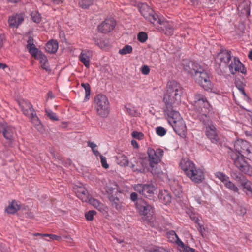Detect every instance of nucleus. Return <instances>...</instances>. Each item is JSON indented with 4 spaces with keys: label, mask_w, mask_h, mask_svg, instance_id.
Returning <instances> with one entry per match:
<instances>
[{
    "label": "nucleus",
    "mask_w": 252,
    "mask_h": 252,
    "mask_svg": "<svg viewBox=\"0 0 252 252\" xmlns=\"http://www.w3.org/2000/svg\"><path fill=\"white\" fill-rule=\"evenodd\" d=\"M235 151H232L229 155L233 160L235 166L241 172L250 175L252 172V168L245 160L246 158H251V146L248 142L245 140H237L234 144Z\"/></svg>",
    "instance_id": "1"
},
{
    "label": "nucleus",
    "mask_w": 252,
    "mask_h": 252,
    "mask_svg": "<svg viewBox=\"0 0 252 252\" xmlns=\"http://www.w3.org/2000/svg\"><path fill=\"white\" fill-rule=\"evenodd\" d=\"M183 65L184 70L191 75L195 81L205 90H212L213 85L210 80L209 75L202 66L192 61H186Z\"/></svg>",
    "instance_id": "2"
},
{
    "label": "nucleus",
    "mask_w": 252,
    "mask_h": 252,
    "mask_svg": "<svg viewBox=\"0 0 252 252\" xmlns=\"http://www.w3.org/2000/svg\"><path fill=\"white\" fill-rule=\"evenodd\" d=\"M182 93L183 88L177 82L172 80L167 83L166 93L163 97L164 113L175 110L174 107L181 102Z\"/></svg>",
    "instance_id": "3"
},
{
    "label": "nucleus",
    "mask_w": 252,
    "mask_h": 252,
    "mask_svg": "<svg viewBox=\"0 0 252 252\" xmlns=\"http://www.w3.org/2000/svg\"><path fill=\"white\" fill-rule=\"evenodd\" d=\"M181 169L192 181L199 183L204 179V172L188 158L182 159L180 163Z\"/></svg>",
    "instance_id": "4"
},
{
    "label": "nucleus",
    "mask_w": 252,
    "mask_h": 252,
    "mask_svg": "<svg viewBox=\"0 0 252 252\" xmlns=\"http://www.w3.org/2000/svg\"><path fill=\"white\" fill-rule=\"evenodd\" d=\"M168 117L169 123L175 132L181 137H184L186 134V126L185 123L178 111L175 110L169 111L168 113H164Z\"/></svg>",
    "instance_id": "5"
},
{
    "label": "nucleus",
    "mask_w": 252,
    "mask_h": 252,
    "mask_svg": "<svg viewBox=\"0 0 252 252\" xmlns=\"http://www.w3.org/2000/svg\"><path fill=\"white\" fill-rule=\"evenodd\" d=\"M199 118L202 123L203 128L207 137L212 143H217L220 140L218 131L209 116L207 114H202L199 116Z\"/></svg>",
    "instance_id": "6"
},
{
    "label": "nucleus",
    "mask_w": 252,
    "mask_h": 252,
    "mask_svg": "<svg viewBox=\"0 0 252 252\" xmlns=\"http://www.w3.org/2000/svg\"><path fill=\"white\" fill-rule=\"evenodd\" d=\"M94 103L97 114L103 118L107 117L109 113V102L107 96L98 94L95 97Z\"/></svg>",
    "instance_id": "7"
},
{
    "label": "nucleus",
    "mask_w": 252,
    "mask_h": 252,
    "mask_svg": "<svg viewBox=\"0 0 252 252\" xmlns=\"http://www.w3.org/2000/svg\"><path fill=\"white\" fill-rule=\"evenodd\" d=\"M136 208L140 214L144 216L143 219L148 222L152 220L153 207L145 200L140 199L137 201Z\"/></svg>",
    "instance_id": "8"
},
{
    "label": "nucleus",
    "mask_w": 252,
    "mask_h": 252,
    "mask_svg": "<svg viewBox=\"0 0 252 252\" xmlns=\"http://www.w3.org/2000/svg\"><path fill=\"white\" fill-rule=\"evenodd\" d=\"M32 57L39 61L40 66L43 69L48 72H50L51 69L49 64L48 61L45 55L40 50L35 47L32 43Z\"/></svg>",
    "instance_id": "9"
},
{
    "label": "nucleus",
    "mask_w": 252,
    "mask_h": 252,
    "mask_svg": "<svg viewBox=\"0 0 252 252\" xmlns=\"http://www.w3.org/2000/svg\"><path fill=\"white\" fill-rule=\"evenodd\" d=\"M134 190L140 194L148 198L149 199H152L154 196V191L156 189L155 187L152 184H139L134 187Z\"/></svg>",
    "instance_id": "10"
},
{
    "label": "nucleus",
    "mask_w": 252,
    "mask_h": 252,
    "mask_svg": "<svg viewBox=\"0 0 252 252\" xmlns=\"http://www.w3.org/2000/svg\"><path fill=\"white\" fill-rule=\"evenodd\" d=\"M195 106L198 107L200 115L206 114L210 111V105L206 97L201 94H196L194 96Z\"/></svg>",
    "instance_id": "11"
},
{
    "label": "nucleus",
    "mask_w": 252,
    "mask_h": 252,
    "mask_svg": "<svg viewBox=\"0 0 252 252\" xmlns=\"http://www.w3.org/2000/svg\"><path fill=\"white\" fill-rule=\"evenodd\" d=\"M0 132L2 133L4 137L10 143L14 140L16 134L15 128L7 123L0 125Z\"/></svg>",
    "instance_id": "12"
},
{
    "label": "nucleus",
    "mask_w": 252,
    "mask_h": 252,
    "mask_svg": "<svg viewBox=\"0 0 252 252\" xmlns=\"http://www.w3.org/2000/svg\"><path fill=\"white\" fill-rule=\"evenodd\" d=\"M116 25L115 20L110 18L106 19L101 24L98 26V31L103 33H107L113 30Z\"/></svg>",
    "instance_id": "13"
},
{
    "label": "nucleus",
    "mask_w": 252,
    "mask_h": 252,
    "mask_svg": "<svg viewBox=\"0 0 252 252\" xmlns=\"http://www.w3.org/2000/svg\"><path fill=\"white\" fill-rule=\"evenodd\" d=\"M229 69L232 74L237 71L243 74H246L247 70L244 65L240 62L238 58L234 57L231 63L229 65Z\"/></svg>",
    "instance_id": "14"
},
{
    "label": "nucleus",
    "mask_w": 252,
    "mask_h": 252,
    "mask_svg": "<svg viewBox=\"0 0 252 252\" xmlns=\"http://www.w3.org/2000/svg\"><path fill=\"white\" fill-rule=\"evenodd\" d=\"M147 160L146 159L138 158L134 163L131 162L129 167L134 172L143 173L147 167Z\"/></svg>",
    "instance_id": "15"
},
{
    "label": "nucleus",
    "mask_w": 252,
    "mask_h": 252,
    "mask_svg": "<svg viewBox=\"0 0 252 252\" xmlns=\"http://www.w3.org/2000/svg\"><path fill=\"white\" fill-rule=\"evenodd\" d=\"M24 21V17L21 14H16L9 17L8 22L9 26L13 28H17Z\"/></svg>",
    "instance_id": "16"
},
{
    "label": "nucleus",
    "mask_w": 252,
    "mask_h": 252,
    "mask_svg": "<svg viewBox=\"0 0 252 252\" xmlns=\"http://www.w3.org/2000/svg\"><path fill=\"white\" fill-rule=\"evenodd\" d=\"M74 192L76 194L77 196L81 199L83 202H88L91 196L89 195L87 190L81 187L75 188Z\"/></svg>",
    "instance_id": "17"
},
{
    "label": "nucleus",
    "mask_w": 252,
    "mask_h": 252,
    "mask_svg": "<svg viewBox=\"0 0 252 252\" xmlns=\"http://www.w3.org/2000/svg\"><path fill=\"white\" fill-rule=\"evenodd\" d=\"M147 154L149 157V165L151 167H154V164H157L160 161V159L158 158L154 149L149 148L147 150Z\"/></svg>",
    "instance_id": "18"
},
{
    "label": "nucleus",
    "mask_w": 252,
    "mask_h": 252,
    "mask_svg": "<svg viewBox=\"0 0 252 252\" xmlns=\"http://www.w3.org/2000/svg\"><path fill=\"white\" fill-rule=\"evenodd\" d=\"M19 106L23 113L30 119L32 117V105L30 102L23 100L19 102Z\"/></svg>",
    "instance_id": "19"
},
{
    "label": "nucleus",
    "mask_w": 252,
    "mask_h": 252,
    "mask_svg": "<svg viewBox=\"0 0 252 252\" xmlns=\"http://www.w3.org/2000/svg\"><path fill=\"white\" fill-rule=\"evenodd\" d=\"M231 52L226 50H221L218 55V58L220 61V63H223L225 65H227L231 59Z\"/></svg>",
    "instance_id": "20"
},
{
    "label": "nucleus",
    "mask_w": 252,
    "mask_h": 252,
    "mask_svg": "<svg viewBox=\"0 0 252 252\" xmlns=\"http://www.w3.org/2000/svg\"><path fill=\"white\" fill-rule=\"evenodd\" d=\"M158 198L161 202L165 204H169L171 201V195L167 190H161L159 194Z\"/></svg>",
    "instance_id": "21"
},
{
    "label": "nucleus",
    "mask_w": 252,
    "mask_h": 252,
    "mask_svg": "<svg viewBox=\"0 0 252 252\" xmlns=\"http://www.w3.org/2000/svg\"><path fill=\"white\" fill-rule=\"evenodd\" d=\"M230 176L232 179L240 185L247 179L245 176L237 170H232L230 172Z\"/></svg>",
    "instance_id": "22"
},
{
    "label": "nucleus",
    "mask_w": 252,
    "mask_h": 252,
    "mask_svg": "<svg viewBox=\"0 0 252 252\" xmlns=\"http://www.w3.org/2000/svg\"><path fill=\"white\" fill-rule=\"evenodd\" d=\"M139 11L142 16L147 19L152 15L154 11L147 4L143 3L139 7Z\"/></svg>",
    "instance_id": "23"
},
{
    "label": "nucleus",
    "mask_w": 252,
    "mask_h": 252,
    "mask_svg": "<svg viewBox=\"0 0 252 252\" xmlns=\"http://www.w3.org/2000/svg\"><path fill=\"white\" fill-rule=\"evenodd\" d=\"M58 49V42L56 40H51L48 41L45 47L46 52L49 53H55Z\"/></svg>",
    "instance_id": "24"
},
{
    "label": "nucleus",
    "mask_w": 252,
    "mask_h": 252,
    "mask_svg": "<svg viewBox=\"0 0 252 252\" xmlns=\"http://www.w3.org/2000/svg\"><path fill=\"white\" fill-rule=\"evenodd\" d=\"M20 209V202L15 200H13L5 208V211L9 214H14Z\"/></svg>",
    "instance_id": "25"
},
{
    "label": "nucleus",
    "mask_w": 252,
    "mask_h": 252,
    "mask_svg": "<svg viewBox=\"0 0 252 252\" xmlns=\"http://www.w3.org/2000/svg\"><path fill=\"white\" fill-rule=\"evenodd\" d=\"M111 205L117 210L121 209L123 207V202L121 201L117 195H110L108 196Z\"/></svg>",
    "instance_id": "26"
},
{
    "label": "nucleus",
    "mask_w": 252,
    "mask_h": 252,
    "mask_svg": "<svg viewBox=\"0 0 252 252\" xmlns=\"http://www.w3.org/2000/svg\"><path fill=\"white\" fill-rule=\"evenodd\" d=\"M106 191L108 194V196L116 195L119 192L117 185L115 183L108 184L106 187Z\"/></svg>",
    "instance_id": "27"
},
{
    "label": "nucleus",
    "mask_w": 252,
    "mask_h": 252,
    "mask_svg": "<svg viewBox=\"0 0 252 252\" xmlns=\"http://www.w3.org/2000/svg\"><path fill=\"white\" fill-rule=\"evenodd\" d=\"M160 25H163V30L164 31L165 34L171 35L173 34L174 29L172 23L162 21Z\"/></svg>",
    "instance_id": "28"
},
{
    "label": "nucleus",
    "mask_w": 252,
    "mask_h": 252,
    "mask_svg": "<svg viewBox=\"0 0 252 252\" xmlns=\"http://www.w3.org/2000/svg\"><path fill=\"white\" fill-rule=\"evenodd\" d=\"M117 163L122 166H127L129 165V161L127 157L121 154H119L116 156Z\"/></svg>",
    "instance_id": "29"
},
{
    "label": "nucleus",
    "mask_w": 252,
    "mask_h": 252,
    "mask_svg": "<svg viewBox=\"0 0 252 252\" xmlns=\"http://www.w3.org/2000/svg\"><path fill=\"white\" fill-rule=\"evenodd\" d=\"M243 187V189L245 191L247 195L252 196V183L247 179L241 185Z\"/></svg>",
    "instance_id": "30"
},
{
    "label": "nucleus",
    "mask_w": 252,
    "mask_h": 252,
    "mask_svg": "<svg viewBox=\"0 0 252 252\" xmlns=\"http://www.w3.org/2000/svg\"><path fill=\"white\" fill-rule=\"evenodd\" d=\"M32 124L38 131L43 133L44 131V128L41 122L39 120L36 116H34L32 113Z\"/></svg>",
    "instance_id": "31"
},
{
    "label": "nucleus",
    "mask_w": 252,
    "mask_h": 252,
    "mask_svg": "<svg viewBox=\"0 0 252 252\" xmlns=\"http://www.w3.org/2000/svg\"><path fill=\"white\" fill-rule=\"evenodd\" d=\"M90 204L94 206L95 208L97 209L100 212L104 210V205L102 203L100 202L97 200L90 197V198L88 202Z\"/></svg>",
    "instance_id": "32"
},
{
    "label": "nucleus",
    "mask_w": 252,
    "mask_h": 252,
    "mask_svg": "<svg viewBox=\"0 0 252 252\" xmlns=\"http://www.w3.org/2000/svg\"><path fill=\"white\" fill-rule=\"evenodd\" d=\"M79 58L84 65L86 67L89 68L90 66V57L86 53L82 52Z\"/></svg>",
    "instance_id": "33"
},
{
    "label": "nucleus",
    "mask_w": 252,
    "mask_h": 252,
    "mask_svg": "<svg viewBox=\"0 0 252 252\" xmlns=\"http://www.w3.org/2000/svg\"><path fill=\"white\" fill-rule=\"evenodd\" d=\"M225 186L234 192H238L239 189L236 185L230 181L229 178L224 184Z\"/></svg>",
    "instance_id": "34"
},
{
    "label": "nucleus",
    "mask_w": 252,
    "mask_h": 252,
    "mask_svg": "<svg viewBox=\"0 0 252 252\" xmlns=\"http://www.w3.org/2000/svg\"><path fill=\"white\" fill-rule=\"evenodd\" d=\"M147 20H149L151 23L156 25L157 24H161V21L158 17V15L155 14L154 12Z\"/></svg>",
    "instance_id": "35"
},
{
    "label": "nucleus",
    "mask_w": 252,
    "mask_h": 252,
    "mask_svg": "<svg viewBox=\"0 0 252 252\" xmlns=\"http://www.w3.org/2000/svg\"><path fill=\"white\" fill-rule=\"evenodd\" d=\"M94 0H80L79 4L83 8H88L93 4Z\"/></svg>",
    "instance_id": "36"
},
{
    "label": "nucleus",
    "mask_w": 252,
    "mask_h": 252,
    "mask_svg": "<svg viewBox=\"0 0 252 252\" xmlns=\"http://www.w3.org/2000/svg\"><path fill=\"white\" fill-rule=\"evenodd\" d=\"M132 51V48L131 46L125 45L122 49L119 50V53L121 55H126L129 54Z\"/></svg>",
    "instance_id": "37"
},
{
    "label": "nucleus",
    "mask_w": 252,
    "mask_h": 252,
    "mask_svg": "<svg viewBox=\"0 0 252 252\" xmlns=\"http://www.w3.org/2000/svg\"><path fill=\"white\" fill-rule=\"evenodd\" d=\"M169 234L170 235H171L172 236H175L177 238L176 242L177 244L182 247L183 249H185V248L187 246H186L183 242L181 241V240L178 237L177 234L175 233V232L174 231H171L169 232Z\"/></svg>",
    "instance_id": "38"
},
{
    "label": "nucleus",
    "mask_w": 252,
    "mask_h": 252,
    "mask_svg": "<svg viewBox=\"0 0 252 252\" xmlns=\"http://www.w3.org/2000/svg\"><path fill=\"white\" fill-rule=\"evenodd\" d=\"M96 44L101 48H108L110 46V42L108 39L101 40Z\"/></svg>",
    "instance_id": "39"
},
{
    "label": "nucleus",
    "mask_w": 252,
    "mask_h": 252,
    "mask_svg": "<svg viewBox=\"0 0 252 252\" xmlns=\"http://www.w3.org/2000/svg\"><path fill=\"white\" fill-rule=\"evenodd\" d=\"M137 38L140 42L144 43L147 40L148 36L146 32H140L138 34Z\"/></svg>",
    "instance_id": "40"
},
{
    "label": "nucleus",
    "mask_w": 252,
    "mask_h": 252,
    "mask_svg": "<svg viewBox=\"0 0 252 252\" xmlns=\"http://www.w3.org/2000/svg\"><path fill=\"white\" fill-rule=\"evenodd\" d=\"M216 175L224 184L229 178V177L220 172H217Z\"/></svg>",
    "instance_id": "41"
},
{
    "label": "nucleus",
    "mask_w": 252,
    "mask_h": 252,
    "mask_svg": "<svg viewBox=\"0 0 252 252\" xmlns=\"http://www.w3.org/2000/svg\"><path fill=\"white\" fill-rule=\"evenodd\" d=\"M41 16L38 12H32V21L36 23H39L41 20Z\"/></svg>",
    "instance_id": "42"
},
{
    "label": "nucleus",
    "mask_w": 252,
    "mask_h": 252,
    "mask_svg": "<svg viewBox=\"0 0 252 252\" xmlns=\"http://www.w3.org/2000/svg\"><path fill=\"white\" fill-rule=\"evenodd\" d=\"M81 85L85 90L86 97L87 98L90 94L91 88L90 85L88 83H82Z\"/></svg>",
    "instance_id": "43"
},
{
    "label": "nucleus",
    "mask_w": 252,
    "mask_h": 252,
    "mask_svg": "<svg viewBox=\"0 0 252 252\" xmlns=\"http://www.w3.org/2000/svg\"><path fill=\"white\" fill-rule=\"evenodd\" d=\"M96 214V211L94 210H90L85 214L86 219L88 220H92L94 219V216Z\"/></svg>",
    "instance_id": "44"
},
{
    "label": "nucleus",
    "mask_w": 252,
    "mask_h": 252,
    "mask_svg": "<svg viewBox=\"0 0 252 252\" xmlns=\"http://www.w3.org/2000/svg\"><path fill=\"white\" fill-rule=\"evenodd\" d=\"M156 133L160 136H163L165 135L166 130L164 128L161 126H159L156 128Z\"/></svg>",
    "instance_id": "45"
},
{
    "label": "nucleus",
    "mask_w": 252,
    "mask_h": 252,
    "mask_svg": "<svg viewBox=\"0 0 252 252\" xmlns=\"http://www.w3.org/2000/svg\"><path fill=\"white\" fill-rule=\"evenodd\" d=\"M171 190L172 192L175 194V196L179 197L181 194L182 191L181 188L177 186V188L175 187H171Z\"/></svg>",
    "instance_id": "46"
},
{
    "label": "nucleus",
    "mask_w": 252,
    "mask_h": 252,
    "mask_svg": "<svg viewBox=\"0 0 252 252\" xmlns=\"http://www.w3.org/2000/svg\"><path fill=\"white\" fill-rule=\"evenodd\" d=\"M45 111L47 114V115L50 118V119H51L52 120H55V121L58 120L55 113H54L51 110L46 109Z\"/></svg>",
    "instance_id": "47"
},
{
    "label": "nucleus",
    "mask_w": 252,
    "mask_h": 252,
    "mask_svg": "<svg viewBox=\"0 0 252 252\" xmlns=\"http://www.w3.org/2000/svg\"><path fill=\"white\" fill-rule=\"evenodd\" d=\"M100 158L102 167L105 169L108 168L109 167V165L107 163L106 158L101 155H100Z\"/></svg>",
    "instance_id": "48"
},
{
    "label": "nucleus",
    "mask_w": 252,
    "mask_h": 252,
    "mask_svg": "<svg viewBox=\"0 0 252 252\" xmlns=\"http://www.w3.org/2000/svg\"><path fill=\"white\" fill-rule=\"evenodd\" d=\"M132 136L138 139H141L143 137V134L141 132H139L136 131H133L131 133Z\"/></svg>",
    "instance_id": "49"
},
{
    "label": "nucleus",
    "mask_w": 252,
    "mask_h": 252,
    "mask_svg": "<svg viewBox=\"0 0 252 252\" xmlns=\"http://www.w3.org/2000/svg\"><path fill=\"white\" fill-rule=\"evenodd\" d=\"M45 236L49 237L50 239L52 240H56L58 241H60L61 239V237L60 236H57L55 234H44Z\"/></svg>",
    "instance_id": "50"
},
{
    "label": "nucleus",
    "mask_w": 252,
    "mask_h": 252,
    "mask_svg": "<svg viewBox=\"0 0 252 252\" xmlns=\"http://www.w3.org/2000/svg\"><path fill=\"white\" fill-rule=\"evenodd\" d=\"M235 85L238 89H242V88H244L245 84H244L240 79H237L235 80Z\"/></svg>",
    "instance_id": "51"
},
{
    "label": "nucleus",
    "mask_w": 252,
    "mask_h": 252,
    "mask_svg": "<svg viewBox=\"0 0 252 252\" xmlns=\"http://www.w3.org/2000/svg\"><path fill=\"white\" fill-rule=\"evenodd\" d=\"M127 113L132 116H134L136 115V114L137 113V111L134 110L133 108L131 107H127V106L126 107Z\"/></svg>",
    "instance_id": "52"
},
{
    "label": "nucleus",
    "mask_w": 252,
    "mask_h": 252,
    "mask_svg": "<svg viewBox=\"0 0 252 252\" xmlns=\"http://www.w3.org/2000/svg\"><path fill=\"white\" fill-rule=\"evenodd\" d=\"M26 48L29 52L32 55V38L30 36L28 37Z\"/></svg>",
    "instance_id": "53"
},
{
    "label": "nucleus",
    "mask_w": 252,
    "mask_h": 252,
    "mask_svg": "<svg viewBox=\"0 0 252 252\" xmlns=\"http://www.w3.org/2000/svg\"><path fill=\"white\" fill-rule=\"evenodd\" d=\"M141 72L143 74L148 75L150 72V68L147 65H144L142 67Z\"/></svg>",
    "instance_id": "54"
},
{
    "label": "nucleus",
    "mask_w": 252,
    "mask_h": 252,
    "mask_svg": "<svg viewBox=\"0 0 252 252\" xmlns=\"http://www.w3.org/2000/svg\"><path fill=\"white\" fill-rule=\"evenodd\" d=\"M155 152L157 154V155L158 156V158L161 159V157L163 155V150L161 149L158 148L155 150Z\"/></svg>",
    "instance_id": "55"
},
{
    "label": "nucleus",
    "mask_w": 252,
    "mask_h": 252,
    "mask_svg": "<svg viewBox=\"0 0 252 252\" xmlns=\"http://www.w3.org/2000/svg\"><path fill=\"white\" fill-rule=\"evenodd\" d=\"M150 252H168L162 248H157L151 250Z\"/></svg>",
    "instance_id": "56"
},
{
    "label": "nucleus",
    "mask_w": 252,
    "mask_h": 252,
    "mask_svg": "<svg viewBox=\"0 0 252 252\" xmlns=\"http://www.w3.org/2000/svg\"><path fill=\"white\" fill-rule=\"evenodd\" d=\"M182 252H197L195 251V249L190 248L188 246H186L185 248V249L183 250Z\"/></svg>",
    "instance_id": "57"
},
{
    "label": "nucleus",
    "mask_w": 252,
    "mask_h": 252,
    "mask_svg": "<svg viewBox=\"0 0 252 252\" xmlns=\"http://www.w3.org/2000/svg\"><path fill=\"white\" fill-rule=\"evenodd\" d=\"M199 225V228H198V231L200 232V234L202 235L203 237H204L205 236V234L204 233V231H205V228L203 226L201 225L200 224Z\"/></svg>",
    "instance_id": "58"
},
{
    "label": "nucleus",
    "mask_w": 252,
    "mask_h": 252,
    "mask_svg": "<svg viewBox=\"0 0 252 252\" xmlns=\"http://www.w3.org/2000/svg\"><path fill=\"white\" fill-rule=\"evenodd\" d=\"M130 199L132 201H135L137 200V194L136 192H132L130 194Z\"/></svg>",
    "instance_id": "59"
},
{
    "label": "nucleus",
    "mask_w": 252,
    "mask_h": 252,
    "mask_svg": "<svg viewBox=\"0 0 252 252\" xmlns=\"http://www.w3.org/2000/svg\"><path fill=\"white\" fill-rule=\"evenodd\" d=\"M87 144L88 146L91 147L92 150H94V149H95L97 147L95 143L91 141H88Z\"/></svg>",
    "instance_id": "60"
},
{
    "label": "nucleus",
    "mask_w": 252,
    "mask_h": 252,
    "mask_svg": "<svg viewBox=\"0 0 252 252\" xmlns=\"http://www.w3.org/2000/svg\"><path fill=\"white\" fill-rule=\"evenodd\" d=\"M64 0H51L52 3L54 4H60L63 2Z\"/></svg>",
    "instance_id": "61"
},
{
    "label": "nucleus",
    "mask_w": 252,
    "mask_h": 252,
    "mask_svg": "<svg viewBox=\"0 0 252 252\" xmlns=\"http://www.w3.org/2000/svg\"><path fill=\"white\" fill-rule=\"evenodd\" d=\"M240 91L241 92V93L244 95V96L246 97H247L248 99H250V98L248 96L247 94L245 92L244 87L242 88V89H239Z\"/></svg>",
    "instance_id": "62"
},
{
    "label": "nucleus",
    "mask_w": 252,
    "mask_h": 252,
    "mask_svg": "<svg viewBox=\"0 0 252 252\" xmlns=\"http://www.w3.org/2000/svg\"><path fill=\"white\" fill-rule=\"evenodd\" d=\"M47 95H48V98H49L51 99L54 98L55 97L54 95L53 94L52 92L51 91L48 92V93L47 94Z\"/></svg>",
    "instance_id": "63"
},
{
    "label": "nucleus",
    "mask_w": 252,
    "mask_h": 252,
    "mask_svg": "<svg viewBox=\"0 0 252 252\" xmlns=\"http://www.w3.org/2000/svg\"><path fill=\"white\" fill-rule=\"evenodd\" d=\"M131 144L133 145V146L134 148H138V145L137 142L135 140H131Z\"/></svg>",
    "instance_id": "64"
}]
</instances>
